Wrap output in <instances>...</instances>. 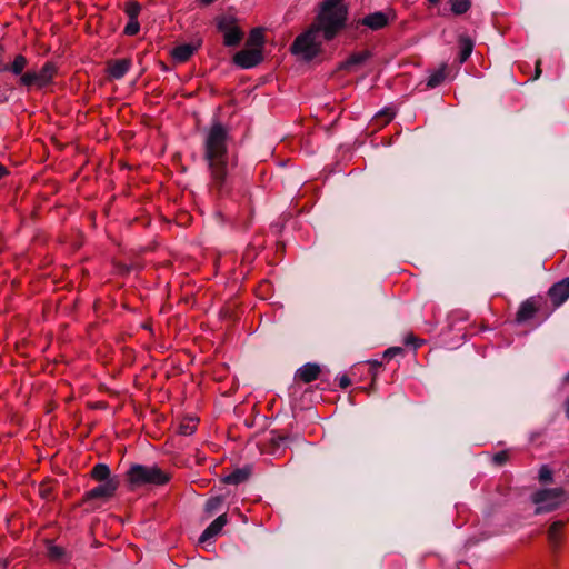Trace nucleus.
<instances>
[{"instance_id":"9b49d317","label":"nucleus","mask_w":569,"mask_h":569,"mask_svg":"<svg viewBox=\"0 0 569 569\" xmlns=\"http://www.w3.org/2000/svg\"><path fill=\"white\" fill-rule=\"evenodd\" d=\"M388 22H389L388 16L381 11L370 13L361 20V23L363 26L370 28L371 30H379V29L386 27L388 24Z\"/></svg>"},{"instance_id":"2eb2a0df","label":"nucleus","mask_w":569,"mask_h":569,"mask_svg":"<svg viewBox=\"0 0 569 569\" xmlns=\"http://www.w3.org/2000/svg\"><path fill=\"white\" fill-rule=\"evenodd\" d=\"M537 311L535 301L532 299H528L525 302L521 303L518 312H517V321L518 322H525L529 319H531Z\"/></svg>"},{"instance_id":"c03bdc74","label":"nucleus","mask_w":569,"mask_h":569,"mask_svg":"<svg viewBox=\"0 0 569 569\" xmlns=\"http://www.w3.org/2000/svg\"><path fill=\"white\" fill-rule=\"evenodd\" d=\"M0 68H2V66H0Z\"/></svg>"},{"instance_id":"f704fd0d","label":"nucleus","mask_w":569,"mask_h":569,"mask_svg":"<svg viewBox=\"0 0 569 569\" xmlns=\"http://www.w3.org/2000/svg\"><path fill=\"white\" fill-rule=\"evenodd\" d=\"M378 117L385 118V122L387 123L395 117V111L392 109H385Z\"/></svg>"},{"instance_id":"f257e3e1","label":"nucleus","mask_w":569,"mask_h":569,"mask_svg":"<svg viewBox=\"0 0 569 569\" xmlns=\"http://www.w3.org/2000/svg\"><path fill=\"white\" fill-rule=\"evenodd\" d=\"M347 13L343 0H323L315 23L293 41L292 53L306 60L313 59L320 51L322 39H333L345 27Z\"/></svg>"},{"instance_id":"7ed1b4c3","label":"nucleus","mask_w":569,"mask_h":569,"mask_svg":"<svg viewBox=\"0 0 569 569\" xmlns=\"http://www.w3.org/2000/svg\"><path fill=\"white\" fill-rule=\"evenodd\" d=\"M130 487L138 488L146 485L162 486L169 482L170 475L157 466L132 465L127 471Z\"/></svg>"},{"instance_id":"5701e85b","label":"nucleus","mask_w":569,"mask_h":569,"mask_svg":"<svg viewBox=\"0 0 569 569\" xmlns=\"http://www.w3.org/2000/svg\"><path fill=\"white\" fill-rule=\"evenodd\" d=\"M223 502L224 499L222 496L211 497L210 499L207 500L204 510L207 513L213 515L214 512H218L222 508Z\"/></svg>"},{"instance_id":"c85d7f7f","label":"nucleus","mask_w":569,"mask_h":569,"mask_svg":"<svg viewBox=\"0 0 569 569\" xmlns=\"http://www.w3.org/2000/svg\"><path fill=\"white\" fill-rule=\"evenodd\" d=\"M140 30V23L138 19L129 20L127 26L124 27V33L127 36H136Z\"/></svg>"},{"instance_id":"a19ab883","label":"nucleus","mask_w":569,"mask_h":569,"mask_svg":"<svg viewBox=\"0 0 569 569\" xmlns=\"http://www.w3.org/2000/svg\"><path fill=\"white\" fill-rule=\"evenodd\" d=\"M439 1H440V0H428V2H429L430 4H436V3H438Z\"/></svg>"},{"instance_id":"1a4fd4ad","label":"nucleus","mask_w":569,"mask_h":569,"mask_svg":"<svg viewBox=\"0 0 569 569\" xmlns=\"http://www.w3.org/2000/svg\"><path fill=\"white\" fill-rule=\"evenodd\" d=\"M228 518L226 513L220 515L218 518H216L201 533L199 541L204 543L214 537H217L222 528L227 525Z\"/></svg>"},{"instance_id":"393cba45","label":"nucleus","mask_w":569,"mask_h":569,"mask_svg":"<svg viewBox=\"0 0 569 569\" xmlns=\"http://www.w3.org/2000/svg\"><path fill=\"white\" fill-rule=\"evenodd\" d=\"M124 12L128 16L129 20L138 19L141 12V6L137 1H128L124 4Z\"/></svg>"},{"instance_id":"f3484780","label":"nucleus","mask_w":569,"mask_h":569,"mask_svg":"<svg viewBox=\"0 0 569 569\" xmlns=\"http://www.w3.org/2000/svg\"><path fill=\"white\" fill-rule=\"evenodd\" d=\"M563 527L562 521H555L551 523L548 530V540L552 548H558L561 541V530Z\"/></svg>"},{"instance_id":"412c9836","label":"nucleus","mask_w":569,"mask_h":569,"mask_svg":"<svg viewBox=\"0 0 569 569\" xmlns=\"http://www.w3.org/2000/svg\"><path fill=\"white\" fill-rule=\"evenodd\" d=\"M91 476L97 481H108L110 478V469L104 463H98L93 467Z\"/></svg>"},{"instance_id":"473e14b6","label":"nucleus","mask_w":569,"mask_h":569,"mask_svg":"<svg viewBox=\"0 0 569 569\" xmlns=\"http://www.w3.org/2000/svg\"><path fill=\"white\" fill-rule=\"evenodd\" d=\"M402 348L401 347H392V348H389L385 351L383 353V357L385 358H388V359H391L393 357H396L397 355H401L402 353Z\"/></svg>"},{"instance_id":"a211bd4d","label":"nucleus","mask_w":569,"mask_h":569,"mask_svg":"<svg viewBox=\"0 0 569 569\" xmlns=\"http://www.w3.org/2000/svg\"><path fill=\"white\" fill-rule=\"evenodd\" d=\"M446 76H447V67L442 66L441 68H439L438 70L433 71L429 76L428 81H427V87L428 88H436V87H438L439 84H441L443 82V80L446 79Z\"/></svg>"},{"instance_id":"ea45409f","label":"nucleus","mask_w":569,"mask_h":569,"mask_svg":"<svg viewBox=\"0 0 569 569\" xmlns=\"http://www.w3.org/2000/svg\"><path fill=\"white\" fill-rule=\"evenodd\" d=\"M370 363H371L372 367H380L381 366V362L378 361V360L371 361Z\"/></svg>"},{"instance_id":"e433bc0d","label":"nucleus","mask_w":569,"mask_h":569,"mask_svg":"<svg viewBox=\"0 0 569 569\" xmlns=\"http://www.w3.org/2000/svg\"><path fill=\"white\" fill-rule=\"evenodd\" d=\"M540 73H541L540 61H537V64H536V78H538Z\"/></svg>"},{"instance_id":"f8f14e48","label":"nucleus","mask_w":569,"mask_h":569,"mask_svg":"<svg viewBox=\"0 0 569 569\" xmlns=\"http://www.w3.org/2000/svg\"><path fill=\"white\" fill-rule=\"evenodd\" d=\"M320 373V367L316 363H306L297 371V378L306 383L315 381Z\"/></svg>"},{"instance_id":"20e7f679","label":"nucleus","mask_w":569,"mask_h":569,"mask_svg":"<svg viewBox=\"0 0 569 569\" xmlns=\"http://www.w3.org/2000/svg\"><path fill=\"white\" fill-rule=\"evenodd\" d=\"M563 501L565 491L561 488L542 489L532 496V502L537 506L536 513L552 511Z\"/></svg>"},{"instance_id":"423d86ee","label":"nucleus","mask_w":569,"mask_h":569,"mask_svg":"<svg viewBox=\"0 0 569 569\" xmlns=\"http://www.w3.org/2000/svg\"><path fill=\"white\" fill-rule=\"evenodd\" d=\"M262 61V53L260 49L253 48V49H243L238 51L233 56V62L243 68V69H250L256 67Z\"/></svg>"},{"instance_id":"c756f323","label":"nucleus","mask_w":569,"mask_h":569,"mask_svg":"<svg viewBox=\"0 0 569 569\" xmlns=\"http://www.w3.org/2000/svg\"><path fill=\"white\" fill-rule=\"evenodd\" d=\"M423 343V340L422 339H418L417 337H415L413 335H408L406 336L405 338V345L406 346H410L412 347L413 349H417L419 348L420 346H422Z\"/></svg>"},{"instance_id":"ddd939ff","label":"nucleus","mask_w":569,"mask_h":569,"mask_svg":"<svg viewBox=\"0 0 569 569\" xmlns=\"http://www.w3.org/2000/svg\"><path fill=\"white\" fill-rule=\"evenodd\" d=\"M56 73V67L52 62H46L42 68L37 71V78H38V88H43L48 86Z\"/></svg>"},{"instance_id":"6ab92c4d","label":"nucleus","mask_w":569,"mask_h":569,"mask_svg":"<svg viewBox=\"0 0 569 569\" xmlns=\"http://www.w3.org/2000/svg\"><path fill=\"white\" fill-rule=\"evenodd\" d=\"M197 425L198 419L187 417L179 425V433L182 436H191L197 430Z\"/></svg>"},{"instance_id":"c9c22d12","label":"nucleus","mask_w":569,"mask_h":569,"mask_svg":"<svg viewBox=\"0 0 569 569\" xmlns=\"http://www.w3.org/2000/svg\"><path fill=\"white\" fill-rule=\"evenodd\" d=\"M350 383H351V381L348 376L343 375V376L339 377V386L341 388L345 389V388L349 387Z\"/></svg>"},{"instance_id":"4468645a","label":"nucleus","mask_w":569,"mask_h":569,"mask_svg":"<svg viewBox=\"0 0 569 569\" xmlns=\"http://www.w3.org/2000/svg\"><path fill=\"white\" fill-rule=\"evenodd\" d=\"M197 48H198L197 46L191 44V43H183V44L177 46L172 50V58L178 62H186L197 51Z\"/></svg>"},{"instance_id":"0eeeda50","label":"nucleus","mask_w":569,"mask_h":569,"mask_svg":"<svg viewBox=\"0 0 569 569\" xmlns=\"http://www.w3.org/2000/svg\"><path fill=\"white\" fill-rule=\"evenodd\" d=\"M119 481L117 478H111L108 481H102L101 485L92 488L86 493L87 500H93V499H109L111 498L116 490L118 489Z\"/></svg>"},{"instance_id":"a878e982","label":"nucleus","mask_w":569,"mask_h":569,"mask_svg":"<svg viewBox=\"0 0 569 569\" xmlns=\"http://www.w3.org/2000/svg\"><path fill=\"white\" fill-rule=\"evenodd\" d=\"M470 8V0H453L451 4V11L455 14H462Z\"/></svg>"},{"instance_id":"bb28decb","label":"nucleus","mask_w":569,"mask_h":569,"mask_svg":"<svg viewBox=\"0 0 569 569\" xmlns=\"http://www.w3.org/2000/svg\"><path fill=\"white\" fill-rule=\"evenodd\" d=\"M20 83L26 87H31V86L38 87L37 71H28V72L21 74Z\"/></svg>"},{"instance_id":"f03ea898","label":"nucleus","mask_w":569,"mask_h":569,"mask_svg":"<svg viewBox=\"0 0 569 569\" xmlns=\"http://www.w3.org/2000/svg\"><path fill=\"white\" fill-rule=\"evenodd\" d=\"M228 130L220 122H214L204 137L203 157L210 174V192L219 198L229 194L232 188L231 171L236 160L228 150Z\"/></svg>"},{"instance_id":"aec40b11","label":"nucleus","mask_w":569,"mask_h":569,"mask_svg":"<svg viewBox=\"0 0 569 569\" xmlns=\"http://www.w3.org/2000/svg\"><path fill=\"white\" fill-rule=\"evenodd\" d=\"M460 51H459V62L463 63L471 56L473 43L468 38H461L459 41Z\"/></svg>"},{"instance_id":"37998d69","label":"nucleus","mask_w":569,"mask_h":569,"mask_svg":"<svg viewBox=\"0 0 569 569\" xmlns=\"http://www.w3.org/2000/svg\"><path fill=\"white\" fill-rule=\"evenodd\" d=\"M565 382L569 383V372L563 378Z\"/></svg>"},{"instance_id":"2f4dec72","label":"nucleus","mask_w":569,"mask_h":569,"mask_svg":"<svg viewBox=\"0 0 569 569\" xmlns=\"http://www.w3.org/2000/svg\"><path fill=\"white\" fill-rule=\"evenodd\" d=\"M48 555L51 559H59L63 555V549L61 547L51 545L48 547Z\"/></svg>"},{"instance_id":"39448f33","label":"nucleus","mask_w":569,"mask_h":569,"mask_svg":"<svg viewBox=\"0 0 569 569\" xmlns=\"http://www.w3.org/2000/svg\"><path fill=\"white\" fill-rule=\"evenodd\" d=\"M217 29L223 33V43L227 47L238 46L243 38V32L237 26V21L232 16L218 17Z\"/></svg>"},{"instance_id":"58836bf2","label":"nucleus","mask_w":569,"mask_h":569,"mask_svg":"<svg viewBox=\"0 0 569 569\" xmlns=\"http://www.w3.org/2000/svg\"><path fill=\"white\" fill-rule=\"evenodd\" d=\"M6 168L0 163V179L6 174Z\"/></svg>"},{"instance_id":"7c9ffc66","label":"nucleus","mask_w":569,"mask_h":569,"mask_svg":"<svg viewBox=\"0 0 569 569\" xmlns=\"http://www.w3.org/2000/svg\"><path fill=\"white\" fill-rule=\"evenodd\" d=\"M539 480L541 482H549L552 480V471L547 467L542 466L539 470Z\"/></svg>"},{"instance_id":"9d476101","label":"nucleus","mask_w":569,"mask_h":569,"mask_svg":"<svg viewBox=\"0 0 569 569\" xmlns=\"http://www.w3.org/2000/svg\"><path fill=\"white\" fill-rule=\"evenodd\" d=\"M131 60L130 59H119L111 61L108 66L109 76L112 79H121L124 77V74L130 70L131 68Z\"/></svg>"},{"instance_id":"cd10ccee","label":"nucleus","mask_w":569,"mask_h":569,"mask_svg":"<svg viewBox=\"0 0 569 569\" xmlns=\"http://www.w3.org/2000/svg\"><path fill=\"white\" fill-rule=\"evenodd\" d=\"M248 43L251 46L261 47L263 43L262 32L259 29H254L250 32Z\"/></svg>"},{"instance_id":"6e6552de","label":"nucleus","mask_w":569,"mask_h":569,"mask_svg":"<svg viewBox=\"0 0 569 569\" xmlns=\"http://www.w3.org/2000/svg\"><path fill=\"white\" fill-rule=\"evenodd\" d=\"M548 293L556 307L561 306L569 298V278L555 283Z\"/></svg>"},{"instance_id":"72a5a7b5","label":"nucleus","mask_w":569,"mask_h":569,"mask_svg":"<svg viewBox=\"0 0 569 569\" xmlns=\"http://www.w3.org/2000/svg\"><path fill=\"white\" fill-rule=\"evenodd\" d=\"M508 459V453L506 451H500V452H497L495 456H493V462L498 466H501L503 465Z\"/></svg>"},{"instance_id":"dca6fc26","label":"nucleus","mask_w":569,"mask_h":569,"mask_svg":"<svg viewBox=\"0 0 569 569\" xmlns=\"http://www.w3.org/2000/svg\"><path fill=\"white\" fill-rule=\"evenodd\" d=\"M28 60L24 56L18 54L14 57L11 64H3L2 68H0V72L10 71L16 76H19L22 73L23 69L27 67Z\"/></svg>"},{"instance_id":"79ce46f5","label":"nucleus","mask_w":569,"mask_h":569,"mask_svg":"<svg viewBox=\"0 0 569 569\" xmlns=\"http://www.w3.org/2000/svg\"><path fill=\"white\" fill-rule=\"evenodd\" d=\"M204 4H210L211 2H213L214 0H201Z\"/></svg>"},{"instance_id":"b1692460","label":"nucleus","mask_w":569,"mask_h":569,"mask_svg":"<svg viewBox=\"0 0 569 569\" xmlns=\"http://www.w3.org/2000/svg\"><path fill=\"white\" fill-rule=\"evenodd\" d=\"M370 57V53L368 51H360L351 54L345 62L346 68H351L353 66H358L363 63L368 58Z\"/></svg>"},{"instance_id":"4c0bfd02","label":"nucleus","mask_w":569,"mask_h":569,"mask_svg":"<svg viewBox=\"0 0 569 569\" xmlns=\"http://www.w3.org/2000/svg\"><path fill=\"white\" fill-rule=\"evenodd\" d=\"M565 405H566V415H567V417L569 419V397L566 399V403Z\"/></svg>"},{"instance_id":"4be33fe9","label":"nucleus","mask_w":569,"mask_h":569,"mask_svg":"<svg viewBox=\"0 0 569 569\" xmlns=\"http://www.w3.org/2000/svg\"><path fill=\"white\" fill-rule=\"evenodd\" d=\"M249 473L244 469H237L223 478V482L229 485H239L247 480Z\"/></svg>"}]
</instances>
